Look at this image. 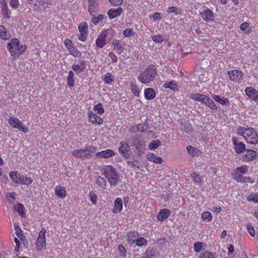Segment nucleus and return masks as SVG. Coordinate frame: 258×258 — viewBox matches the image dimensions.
Masks as SVG:
<instances>
[{"mask_svg":"<svg viewBox=\"0 0 258 258\" xmlns=\"http://www.w3.org/2000/svg\"><path fill=\"white\" fill-rule=\"evenodd\" d=\"M237 133L242 136L247 143L254 145L257 144L258 134L253 128L240 127L237 130Z\"/></svg>","mask_w":258,"mask_h":258,"instance_id":"2","label":"nucleus"},{"mask_svg":"<svg viewBox=\"0 0 258 258\" xmlns=\"http://www.w3.org/2000/svg\"><path fill=\"white\" fill-rule=\"evenodd\" d=\"M103 81L107 84H111L114 81V77L109 73H107L103 78Z\"/></svg>","mask_w":258,"mask_h":258,"instance_id":"35","label":"nucleus"},{"mask_svg":"<svg viewBox=\"0 0 258 258\" xmlns=\"http://www.w3.org/2000/svg\"><path fill=\"white\" fill-rule=\"evenodd\" d=\"M202 218L203 220H207L208 222H210L212 220L213 216L210 212L206 211L202 213Z\"/></svg>","mask_w":258,"mask_h":258,"instance_id":"43","label":"nucleus"},{"mask_svg":"<svg viewBox=\"0 0 258 258\" xmlns=\"http://www.w3.org/2000/svg\"><path fill=\"white\" fill-rule=\"evenodd\" d=\"M123 34L125 37H129L134 34V30L132 28H127L123 31Z\"/></svg>","mask_w":258,"mask_h":258,"instance_id":"58","label":"nucleus"},{"mask_svg":"<svg viewBox=\"0 0 258 258\" xmlns=\"http://www.w3.org/2000/svg\"><path fill=\"white\" fill-rule=\"evenodd\" d=\"M156 76V67L153 64H150L139 75L138 80L142 84H147L154 81Z\"/></svg>","mask_w":258,"mask_h":258,"instance_id":"1","label":"nucleus"},{"mask_svg":"<svg viewBox=\"0 0 258 258\" xmlns=\"http://www.w3.org/2000/svg\"><path fill=\"white\" fill-rule=\"evenodd\" d=\"M69 50L73 56L79 57H82L81 52L78 50L76 47L73 46L72 48H70Z\"/></svg>","mask_w":258,"mask_h":258,"instance_id":"38","label":"nucleus"},{"mask_svg":"<svg viewBox=\"0 0 258 258\" xmlns=\"http://www.w3.org/2000/svg\"><path fill=\"white\" fill-rule=\"evenodd\" d=\"M88 26L86 23L81 22L79 27L78 29L80 34L78 36V39L82 41H85L87 40L88 34Z\"/></svg>","mask_w":258,"mask_h":258,"instance_id":"10","label":"nucleus"},{"mask_svg":"<svg viewBox=\"0 0 258 258\" xmlns=\"http://www.w3.org/2000/svg\"><path fill=\"white\" fill-rule=\"evenodd\" d=\"M147 158L148 160L156 163L161 164L163 162V160L161 157L156 156L153 153H150L147 154Z\"/></svg>","mask_w":258,"mask_h":258,"instance_id":"25","label":"nucleus"},{"mask_svg":"<svg viewBox=\"0 0 258 258\" xmlns=\"http://www.w3.org/2000/svg\"><path fill=\"white\" fill-rule=\"evenodd\" d=\"M160 145H161L160 141L158 140H157L152 141L149 144L148 147L150 149L153 150V149H155L158 148Z\"/></svg>","mask_w":258,"mask_h":258,"instance_id":"44","label":"nucleus"},{"mask_svg":"<svg viewBox=\"0 0 258 258\" xmlns=\"http://www.w3.org/2000/svg\"><path fill=\"white\" fill-rule=\"evenodd\" d=\"M120 147H119V152L122 154V155L125 158H128L130 156L129 150L130 147L128 144L125 141H121L120 143Z\"/></svg>","mask_w":258,"mask_h":258,"instance_id":"17","label":"nucleus"},{"mask_svg":"<svg viewBox=\"0 0 258 258\" xmlns=\"http://www.w3.org/2000/svg\"><path fill=\"white\" fill-rule=\"evenodd\" d=\"M10 5L12 8L16 9L19 7V2L18 0H10Z\"/></svg>","mask_w":258,"mask_h":258,"instance_id":"62","label":"nucleus"},{"mask_svg":"<svg viewBox=\"0 0 258 258\" xmlns=\"http://www.w3.org/2000/svg\"><path fill=\"white\" fill-rule=\"evenodd\" d=\"M170 211L168 209H162L158 213L157 219L160 222H163L170 215Z\"/></svg>","mask_w":258,"mask_h":258,"instance_id":"19","label":"nucleus"},{"mask_svg":"<svg viewBox=\"0 0 258 258\" xmlns=\"http://www.w3.org/2000/svg\"><path fill=\"white\" fill-rule=\"evenodd\" d=\"M208 96L199 94V93H194L191 94L190 95V98L194 101L200 102L202 103H204L205 102Z\"/></svg>","mask_w":258,"mask_h":258,"instance_id":"23","label":"nucleus"},{"mask_svg":"<svg viewBox=\"0 0 258 258\" xmlns=\"http://www.w3.org/2000/svg\"><path fill=\"white\" fill-rule=\"evenodd\" d=\"M246 95L249 98H252L253 97L254 93H257V90L254 89L251 87H246L245 90Z\"/></svg>","mask_w":258,"mask_h":258,"instance_id":"33","label":"nucleus"},{"mask_svg":"<svg viewBox=\"0 0 258 258\" xmlns=\"http://www.w3.org/2000/svg\"><path fill=\"white\" fill-rule=\"evenodd\" d=\"M228 75L231 81L240 84L243 79V73L239 70H234L229 71Z\"/></svg>","mask_w":258,"mask_h":258,"instance_id":"9","label":"nucleus"},{"mask_svg":"<svg viewBox=\"0 0 258 258\" xmlns=\"http://www.w3.org/2000/svg\"><path fill=\"white\" fill-rule=\"evenodd\" d=\"M201 70V74H199L200 71H197L198 74L197 76L199 77V80L201 82H206L208 80V73L206 72L205 70L200 69Z\"/></svg>","mask_w":258,"mask_h":258,"instance_id":"27","label":"nucleus"},{"mask_svg":"<svg viewBox=\"0 0 258 258\" xmlns=\"http://www.w3.org/2000/svg\"><path fill=\"white\" fill-rule=\"evenodd\" d=\"M46 229L45 228H42L39 233L38 236L36 241V246L37 251H41L44 249L46 247Z\"/></svg>","mask_w":258,"mask_h":258,"instance_id":"7","label":"nucleus"},{"mask_svg":"<svg viewBox=\"0 0 258 258\" xmlns=\"http://www.w3.org/2000/svg\"><path fill=\"white\" fill-rule=\"evenodd\" d=\"M186 150L188 153L192 157H198L200 154V151L191 146H187L186 147Z\"/></svg>","mask_w":258,"mask_h":258,"instance_id":"29","label":"nucleus"},{"mask_svg":"<svg viewBox=\"0 0 258 258\" xmlns=\"http://www.w3.org/2000/svg\"><path fill=\"white\" fill-rule=\"evenodd\" d=\"M9 123L14 128H18L23 133H27L28 131V128L23 124L17 118L11 117L9 120Z\"/></svg>","mask_w":258,"mask_h":258,"instance_id":"8","label":"nucleus"},{"mask_svg":"<svg viewBox=\"0 0 258 258\" xmlns=\"http://www.w3.org/2000/svg\"><path fill=\"white\" fill-rule=\"evenodd\" d=\"M93 110L94 111H96L97 113L100 115L102 114L104 112V109L102 106V104L100 103H98L95 105Z\"/></svg>","mask_w":258,"mask_h":258,"instance_id":"45","label":"nucleus"},{"mask_svg":"<svg viewBox=\"0 0 258 258\" xmlns=\"http://www.w3.org/2000/svg\"><path fill=\"white\" fill-rule=\"evenodd\" d=\"M127 163L128 165L132 166V167H137L138 168L140 167V164L137 160L134 161L133 162L127 161Z\"/></svg>","mask_w":258,"mask_h":258,"instance_id":"63","label":"nucleus"},{"mask_svg":"<svg viewBox=\"0 0 258 258\" xmlns=\"http://www.w3.org/2000/svg\"><path fill=\"white\" fill-rule=\"evenodd\" d=\"M212 98L216 102L222 105L229 106L230 105L229 100L226 98L221 97L218 95H213Z\"/></svg>","mask_w":258,"mask_h":258,"instance_id":"21","label":"nucleus"},{"mask_svg":"<svg viewBox=\"0 0 258 258\" xmlns=\"http://www.w3.org/2000/svg\"><path fill=\"white\" fill-rule=\"evenodd\" d=\"M24 207L22 204H18L15 206V209L18 211L20 216H23L24 214Z\"/></svg>","mask_w":258,"mask_h":258,"instance_id":"52","label":"nucleus"},{"mask_svg":"<svg viewBox=\"0 0 258 258\" xmlns=\"http://www.w3.org/2000/svg\"><path fill=\"white\" fill-rule=\"evenodd\" d=\"M122 209V202L120 198H117L114 201V206L112 210V212L114 214L119 213Z\"/></svg>","mask_w":258,"mask_h":258,"instance_id":"20","label":"nucleus"},{"mask_svg":"<svg viewBox=\"0 0 258 258\" xmlns=\"http://www.w3.org/2000/svg\"><path fill=\"white\" fill-rule=\"evenodd\" d=\"M97 9V5H89L88 9L90 14L93 16L95 15Z\"/></svg>","mask_w":258,"mask_h":258,"instance_id":"60","label":"nucleus"},{"mask_svg":"<svg viewBox=\"0 0 258 258\" xmlns=\"http://www.w3.org/2000/svg\"><path fill=\"white\" fill-rule=\"evenodd\" d=\"M101 171L111 186H115L117 184L119 176L115 168L110 165H105L102 168Z\"/></svg>","mask_w":258,"mask_h":258,"instance_id":"3","label":"nucleus"},{"mask_svg":"<svg viewBox=\"0 0 258 258\" xmlns=\"http://www.w3.org/2000/svg\"><path fill=\"white\" fill-rule=\"evenodd\" d=\"M200 258H216V257L213 253L206 250L200 254Z\"/></svg>","mask_w":258,"mask_h":258,"instance_id":"39","label":"nucleus"},{"mask_svg":"<svg viewBox=\"0 0 258 258\" xmlns=\"http://www.w3.org/2000/svg\"><path fill=\"white\" fill-rule=\"evenodd\" d=\"M93 16V17L92 18V21L94 24H97L104 18V16L102 14L98 15L97 17H96L95 15Z\"/></svg>","mask_w":258,"mask_h":258,"instance_id":"56","label":"nucleus"},{"mask_svg":"<svg viewBox=\"0 0 258 258\" xmlns=\"http://www.w3.org/2000/svg\"><path fill=\"white\" fill-rule=\"evenodd\" d=\"M165 37L163 35H154L152 36V39L153 41L158 43H161L164 40Z\"/></svg>","mask_w":258,"mask_h":258,"instance_id":"40","label":"nucleus"},{"mask_svg":"<svg viewBox=\"0 0 258 258\" xmlns=\"http://www.w3.org/2000/svg\"><path fill=\"white\" fill-rule=\"evenodd\" d=\"M131 90L134 95L136 97H139L140 91L136 85L135 84L131 85Z\"/></svg>","mask_w":258,"mask_h":258,"instance_id":"55","label":"nucleus"},{"mask_svg":"<svg viewBox=\"0 0 258 258\" xmlns=\"http://www.w3.org/2000/svg\"><path fill=\"white\" fill-rule=\"evenodd\" d=\"M96 183L100 186L101 188H104L106 185V182L104 178L101 176H98L96 179Z\"/></svg>","mask_w":258,"mask_h":258,"instance_id":"42","label":"nucleus"},{"mask_svg":"<svg viewBox=\"0 0 258 258\" xmlns=\"http://www.w3.org/2000/svg\"><path fill=\"white\" fill-rule=\"evenodd\" d=\"M144 95L146 99L152 100L156 96L155 91L151 88L145 89L144 90Z\"/></svg>","mask_w":258,"mask_h":258,"instance_id":"24","label":"nucleus"},{"mask_svg":"<svg viewBox=\"0 0 258 258\" xmlns=\"http://www.w3.org/2000/svg\"><path fill=\"white\" fill-rule=\"evenodd\" d=\"M9 176L10 178L15 183H19V177L20 176V174L17 171H11L9 173Z\"/></svg>","mask_w":258,"mask_h":258,"instance_id":"36","label":"nucleus"},{"mask_svg":"<svg viewBox=\"0 0 258 258\" xmlns=\"http://www.w3.org/2000/svg\"><path fill=\"white\" fill-rule=\"evenodd\" d=\"M0 36L4 40H7L9 38L10 35L6 28L2 25L0 26Z\"/></svg>","mask_w":258,"mask_h":258,"instance_id":"34","label":"nucleus"},{"mask_svg":"<svg viewBox=\"0 0 258 258\" xmlns=\"http://www.w3.org/2000/svg\"><path fill=\"white\" fill-rule=\"evenodd\" d=\"M123 11V9L121 7L117 9H110L107 12V15L110 19H115L119 16Z\"/></svg>","mask_w":258,"mask_h":258,"instance_id":"18","label":"nucleus"},{"mask_svg":"<svg viewBox=\"0 0 258 258\" xmlns=\"http://www.w3.org/2000/svg\"><path fill=\"white\" fill-rule=\"evenodd\" d=\"M33 179L30 177H28L24 175L19 176V183L26 185H30L32 183Z\"/></svg>","mask_w":258,"mask_h":258,"instance_id":"31","label":"nucleus"},{"mask_svg":"<svg viewBox=\"0 0 258 258\" xmlns=\"http://www.w3.org/2000/svg\"><path fill=\"white\" fill-rule=\"evenodd\" d=\"M205 244L203 242H196L194 243V250L196 252H200Z\"/></svg>","mask_w":258,"mask_h":258,"instance_id":"47","label":"nucleus"},{"mask_svg":"<svg viewBox=\"0 0 258 258\" xmlns=\"http://www.w3.org/2000/svg\"><path fill=\"white\" fill-rule=\"evenodd\" d=\"M137 126V131L140 132H144L148 128V125L146 123L138 124Z\"/></svg>","mask_w":258,"mask_h":258,"instance_id":"51","label":"nucleus"},{"mask_svg":"<svg viewBox=\"0 0 258 258\" xmlns=\"http://www.w3.org/2000/svg\"><path fill=\"white\" fill-rule=\"evenodd\" d=\"M246 229L247 232L251 236L253 237L255 235V230L251 224H247L246 225Z\"/></svg>","mask_w":258,"mask_h":258,"instance_id":"54","label":"nucleus"},{"mask_svg":"<svg viewBox=\"0 0 258 258\" xmlns=\"http://www.w3.org/2000/svg\"><path fill=\"white\" fill-rule=\"evenodd\" d=\"M232 142L234 146V150L236 153L240 154L245 150V145L242 142H238L235 138H232Z\"/></svg>","mask_w":258,"mask_h":258,"instance_id":"14","label":"nucleus"},{"mask_svg":"<svg viewBox=\"0 0 258 258\" xmlns=\"http://www.w3.org/2000/svg\"><path fill=\"white\" fill-rule=\"evenodd\" d=\"M245 154L242 156V159L243 161L245 162H249L255 159L256 156V152L251 149H246Z\"/></svg>","mask_w":258,"mask_h":258,"instance_id":"13","label":"nucleus"},{"mask_svg":"<svg viewBox=\"0 0 258 258\" xmlns=\"http://www.w3.org/2000/svg\"><path fill=\"white\" fill-rule=\"evenodd\" d=\"M107 36V32L106 31H102L100 34L98 35L96 40V46L100 48H103L106 44V37Z\"/></svg>","mask_w":258,"mask_h":258,"instance_id":"12","label":"nucleus"},{"mask_svg":"<svg viewBox=\"0 0 258 258\" xmlns=\"http://www.w3.org/2000/svg\"><path fill=\"white\" fill-rule=\"evenodd\" d=\"M26 48V46L24 44H20L19 40L17 38L11 39L10 42L7 44V49L13 56L22 54Z\"/></svg>","mask_w":258,"mask_h":258,"instance_id":"5","label":"nucleus"},{"mask_svg":"<svg viewBox=\"0 0 258 258\" xmlns=\"http://www.w3.org/2000/svg\"><path fill=\"white\" fill-rule=\"evenodd\" d=\"M191 177L192 180L197 183H200L202 181L201 177L196 172H192L191 174Z\"/></svg>","mask_w":258,"mask_h":258,"instance_id":"48","label":"nucleus"},{"mask_svg":"<svg viewBox=\"0 0 258 258\" xmlns=\"http://www.w3.org/2000/svg\"><path fill=\"white\" fill-rule=\"evenodd\" d=\"M115 155L114 152L110 149H107L95 153V156L97 158H108Z\"/></svg>","mask_w":258,"mask_h":258,"instance_id":"15","label":"nucleus"},{"mask_svg":"<svg viewBox=\"0 0 258 258\" xmlns=\"http://www.w3.org/2000/svg\"><path fill=\"white\" fill-rule=\"evenodd\" d=\"M136 244L138 246H145L147 245L148 241L147 239L144 237H140L136 239Z\"/></svg>","mask_w":258,"mask_h":258,"instance_id":"41","label":"nucleus"},{"mask_svg":"<svg viewBox=\"0 0 258 258\" xmlns=\"http://www.w3.org/2000/svg\"><path fill=\"white\" fill-rule=\"evenodd\" d=\"M167 13L169 14L174 13L177 15H180L181 14V11L179 8H177L174 6H172V7H170L168 8V9L167 10Z\"/></svg>","mask_w":258,"mask_h":258,"instance_id":"46","label":"nucleus"},{"mask_svg":"<svg viewBox=\"0 0 258 258\" xmlns=\"http://www.w3.org/2000/svg\"><path fill=\"white\" fill-rule=\"evenodd\" d=\"M89 121L93 124H101L103 120L99 116L90 111L88 114Z\"/></svg>","mask_w":258,"mask_h":258,"instance_id":"16","label":"nucleus"},{"mask_svg":"<svg viewBox=\"0 0 258 258\" xmlns=\"http://www.w3.org/2000/svg\"><path fill=\"white\" fill-rule=\"evenodd\" d=\"M109 1L114 6H120L123 3V0H109Z\"/></svg>","mask_w":258,"mask_h":258,"instance_id":"64","label":"nucleus"},{"mask_svg":"<svg viewBox=\"0 0 258 258\" xmlns=\"http://www.w3.org/2000/svg\"><path fill=\"white\" fill-rule=\"evenodd\" d=\"M74 74L72 71H70L69 72V75L68 76V85L70 87H73L74 86Z\"/></svg>","mask_w":258,"mask_h":258,"instance_id":"37","label":"nucleus"},{"mask_svg":"<svg viewBox=\"0 0 258 258\" xmlns=\"http://www.w3.org/2000/svg\"><path fill=\"white\" fill-rule=\"evenodd\" d=\"M163 87L166 89L169 88L174 91L179 90L177 85L174 81L165 82L163 85Z\"/></svg>","mask_w":258,"mask_h":258,"instance_id":"30","label":"nucleus"},{"mask_svg":"<svg viewBox=\"0 0 258 258\" xmlns=\"http://www.w3.org/2000/svg\"><path fill=\"white\" fill-rule=\"evenodd\" d=\"M72 68L77 74L84 71V68H81L79 64H74L72 66Z\"/></svg>","mask_w":258,"mask_h":258,"instance_id":"59","label":"nucleus"},{"mask_svg":"<svg viewBox=\"0 0 258 258\" xmlns=\"http://www.w3.org/2000/svg\"><path fill=\"white\" fill-rule=\"evenodd\" d=\"M248 167L247 165H242L235 169L232 174L233 179L238 182L252 183L254 179L249 176H244L243 175L248 171Z\"/></svg>","mask_w":258,"mask_h":258,"instance_id":"4","label":"nucleus"},{"mask_svg":"<svg viewBox=\"0 0 258 258\" xmlns=\"http://www.w3.org/2000/svg\"><path fill=\"white\" fill-rule=\"evenodd\" d=\"M16 194L14 192H9L7 194L6 197L8 200L11 203H14L15 201Z\"/></svg>","mask_w":258,"mask_h":258,"instance_id":"49","label":"nucleus"},{"mask_svg":"<svg viewBox=\"0 0 258 258\" xmlns=\"http://www.w3.org/2000/svg\"><path fill=\"white\" fill-rule=\"evenodd\" d=\"M138 236V232L135 231H131L127 233V241L128 243L132 245L136 241V237Z\"/></svg>","mask_w":258,"mask_h":258,"instance_id":"26","label":"nucleus"},{"mask_svg":"<svg viewBox=\"0 0 258 258\" xmlns=\"http://www.w3.org/2000/svg\"><path fill=\"white\" fill-rule=\"evenodd\" d=\"M112 45L113 49L119 51V53H120V52L124 49L125 44L123 42L120 40L114 39L112 41Z\"/></svg>","mask_w":258,"mask_h":258,"instance_id":"22","label":"nucleus"},{"mask_svg":"<svg viewBox=\"0 0 258 258\" xmlns=\"http://www.w3.org/2000/svg\"><path fill=\"white\" fill-rule=\"evenodd\" d=\"M202 18L206 22H210L214 20L213 12L208 8H204L200 13Z\"/></svg>","mask_w":258,"mask_h":258,"instance_id":"11","label":"nucleus"},{"mask_svg":"<svg viewBox=\"0 0 258 258\" xmlns=\"http://www.w3.org/2000/svg\"><path fill=\"white\" fill-rule=\"evenodd\" d=\"M155 255V251L152 249L148 248L146 251V255L145 258H154Z\"/></svg>","mask_w":258,"mask_h":258,"instance_id":"53","label":"nucleus"},{"mask_svg":"<svg viewBox=\"0 0 258 258\" xmlns=\"http://www.w3.org/2000/svg\"><path fill=\"white\" fill-rule=\"evenodd\" d=\"M55 192L57 197L64 199L66 197V190L64 187L61 186H57L55 188Z\"/></svg>","mask_w":258,"mask_h":258,"instance_id":"28","label":"nucleus"},{"mask_svg":"<svg viewBox=\"0 0 258 258\" xmlns=\"http://www.w3.org/2000/svg\"><path fill=\"white\" fill-rule=\"evenodd\" d=\"M96 148L93 146H88L84 149L75 150L72 151V155L76 158L87 159L93 156L95 153Z\"/></svg>","mask_w":258,"mask_h":258,"instance_id":"6","label":"nucleus"},{"mask_svg":"<svg viewBox=\"0 0 258 258\" xmlns=\"http://www.w3.org/2000/svg\"><path fill=\"white\" fill-rule=\"evenodd\" d=\"M248 201H252L255 203H258V194H251L247 198Z\"/></svg>","mask_w":258,"mask_h":258,"instance_id":"61","label":"nucleus"},{"mask_svg":"<svg viewBox=\"0 0 258 258\" xmlns=\"http://www.w3.org/2000/svg\"><path fill=\"white\" fill-rule=\"evenodd\" d=\"M89 197L92 203L94 205L96 204L97 197L95 192L92 190L90 191L89 193Z\"/></svg>","mask_w":258,"mask_h":258,"instance_id":"50","label":"nucleus"},{"mask_svg":"<svg viewBox=\"0 0 258 258\" xmlns=\"http://www.w3.org/2000/svg\"><path fill=\"white\" fill-rule=\"evenodd\" d=\"M117 249L119 250L121 256L123 257L126 256V250L123 245L119 244L118 246Z\"/></svg>","mask_w":258,"mask_h":258,"instance_id":"57","label":"nucleus"},{"mask_svg":"<svg viewBox=\"0 0 258 258\" xmlns=\"http://www.w3.org/2000/svg\"><path fill=\"white\" fill-rule=\"evenodd\" d=\"M204 104L212 110H216L218 109V107L214 102L208 96Z\"/></svg>","mask_w":258,"mask_h":258,"instance_id":"32","label":"nucleus"}]
</instances>
